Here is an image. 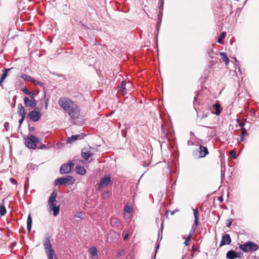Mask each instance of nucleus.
Here are the masks:
<instances>
[{"label":"nucleus","mask_w":259,"mask_h":259,"mask_svg":"<svg viewBox=\"0 0 259 259\" xmlns=\"http://www.w3.org/2000/svg\"><path fill=\"white\" fill-rule=\"evenodd\" d=\"M21 118L19 120V122L20 123V125L23 123L25 116H20Z\"/></svg>","instance_id":"44"},{"label":"nucleus","mask_w":259,"mask_h":259,"mask_svg":"<svg viewBox=\"0 0 259 259\" xmlns=\"http://www.w3.org/2000/svg\"><path fill=\"white\" fill-rule=\"evenodd\" d=\"M16 242H14L12 243V245L15 246V245H16Z\"/></svg>","instance_id":"58"},{"label":"nucleus","mask_w":259,"mask_h":259,"mask_svg":"<svg viewBox=\"0 0 259 259\" xmlns=\"http://www.w3.org/2000/svg\"><path fill=\"white\" fill-rule=\"evenodd\" d=\"M233 219H228L226 223V226L227 227H230L233 222Z\"/></svg>","instance_id":"33"},{"label":"nucleus","mask_w":259,"mask_h":259,"mask_svg":"<svg viewBox=\"0 0 259 259\" xmlns=\"http://www.w3.org/2000/svg\"><path fill=\"white\" fill-rule=\"evenodd\" d=\"M111 223L112 224H114L117 226H118L120 224V222H119V220L116 218H113L111 220Z\"/></svg>","instance_id":"30"},{"label":"nucleus","mask_w":259,"mask_h":259,"mask_svg":"<svg viewBox=\"0 0 259 259\" xmlns=\"http://www.w3.org/2000/svg\"><path fill=\"white\" fill-rule=\"evenodd\" d=\"M46 148V145L45 144H42L39 149H43V148Z\"/></svg>","instance_id":"51"},{"label":"nucleus","mask_w":259,"mask_h":259,"mask_svg":"<svg viewBox=\"0 0 259 259\" xmlns=\"http://www.w3.org/2000/svg\"><path fill=\"white\" fill-rule=\"evenodd\" d=\"M111 182V179L109 175H107L103 178L101 179L100 182L98 185V189L101 190L105 186H108Z\"/></svg>","instance_id":"11"},{"label":"nucleus","mask_w":259,"mask_h":259,"mask_svg":"<svg viewBox=\"0 0 259 259\" xmlns=\"http://www.w3.org/2000/svg\"><path fill=\"white\" fill-rule=\"evenodd\" d=\"M28 188V183L25 184L24 189L25 190H27Z\"/></svg>","instance_id":"50"},{"label":"nucleus","mask_w":259,"mask_h":259,"mask_svg":"<svg viewBox=\"0 0 259 259\" xmlns=\"http://www.w3.org/2000/svg\"><path fill=\"white\" fill-rule=\"evenodd\" d=\"M21 78L24 79V80H28L30 81H35V79L31 77L30 76H29L26 74L23 73L20 76Z\"/></svg>","instance_id":"22"},{"label":"nucleus","mask_w":259,"mask_h":259,"mask_svg":"<svg viewBox=\"0 0 259 259\" xmlns=\"http://www.w3.org/2000/svg\"><path fill=\"white\" fill-rule=\"evenodd\" d=\"M7 124H8V122H6V123H5V126H7Z\"/></svg>","instance_id":"62"},{"label":"nucleus","mask_w":259,"mask_h":259,"mask_svg":"<svg viewBox=\"0 0 259 259\" xmlns=\"http://www.w3.org/2000/svg\"><path fill=\"white\" fill-rule=\"evenodd\" d=\"M32 82L35 83V84H37L39 85H40V87H42V85H43V83L39 81H37L35 79V81H32Z\"/></svg>","instance_id":"42"},{"label":"nucleus","mask_w":259,"mask_h":259,"mask_svg":"<svg viewBox=\"0 0 259 259\" xmlns=\"http://www.w3.org/2000/svg\"><path fill=\"white\" fill-rule=\"evenodd\" d=\"M193 215L194 217V224L192 227V228L194 227V226H195V229L197 227L198 223V220H199V213H198V210L197 208L193 209Z\"/></svg>","instance_id":"16"},{"label":"nucleus","mask_w":259,"mask_h":259,"mask_svg":"<svg viewBox=\"0 0 259 259\" xmlns=\"http://www.w3.org/2000/svg\"><path fill=\"white\" fill-rule=\"evenodd\" d=\"M239 248L245 252L255 251L258 249L257 245L250 241H247L245 243L241 244Z\"/></svg>","instance_id":"3"},{"label":"nucleus","mask_w":259,"mask_h":259,"mask_svg":"<svg viewBox=\"0 0 259 259\" xmlns=\"http://www.w3.org/2000/svg\"><path fill=\"white\" fill-rule=\"evenodd\" d=\"M207 117L206 114H203L201 116V118H204Z\"/></svg>","instance_id":"56"},{"label":"nucleus","mask_w":259,"mask_h":259,"mask_svg":"<svg viewBox=\"0 0 259 259\" xmlns=\"http://www.w3.org/2000/svg\"><path fill=\"white\" fill-rule=\"evenodd\" d=\"M231 242L230 236L229 234H226L223 235L222 237V240L220 243V246H222L225 245H229Z\"/></svg>","instance_id":"14"},{"label":"nucleus","mask_w":259,"mask_h":259,"mask_svg":"<svg viewBox=\"0 0 259 259\" xmlns=\"http://www.w3.org/2000/svg\"><path fill=\"white\" fill-rule=\"evenodd\" d=\"M124 211L130 213L131 211V208L128 205H126L124 207Z\"/></svg>","instance_id":"40"},{"label":"nucleus","mask_w":259,"mask_h":259,"mask_svg":"<svg viewBox=\"0 0 259 259\" xmlns=\"http://www.w3.org/2000/svg\"><path fill=\"white\" fill-rule=\"evenodd\" d=\"M125 82L124 81H122L121 82L120 86L119 87L118 91H121L122 92V93L123 95H125L126 93V89L125 88Z\"/></svg>","instance_id":"23"},{"label":"nucleus","mask_w":259,"mask_h":259,"mask_svg":"<svg viewBox=\"0 0 259 259\" xmlns=\"http://www.w3.org/2000/svg\"><path fill=\"white\" fill-rule=\"evenodd\" d=\"M41 107L35 108L33 110L29 112L28 114L29 118L33 122L38 121L41 116V113L39 112Z\"/></svg>","instance_id":"7"},{"label":"nucleus","mask_w":259,"mask_h":259,"mask_svg":"<svg viewBox=\"0 0 259 259\" xmlns=\"http://www.w3.org/2000/svg\"><path fill=\"white\" fill-rule=\"evenodd\" d=\"M29 131L30 132H32L35 130V128L33 126H29Z\"/></svg>","instance_id":"45"},{"label":"nucleus","mask_w":259,"mask_h":259,"mask_svg":"<svg viewBox=\"0 0 259 259\" xmlns=\"http://www.w3.org/2000/svg\"><path fill=\"white\" fill-rule=\"evenodd\" d=\"M38 93V92H37L36 93H31V94H30V99L35 100L34 98L37 95Z\"/></svg>","instance_id":"34"},{"label":"nucleus","mask_w":259,"mask_h":259,"mask_svg":"<svg viewBox=\"0 0 259 259\" xmlns=\"http://www.w3.org/2000/svg\"><path fill=\"white\" fill-rule=\"evenodd\" d=\"M7 124H8V122H6V123H5V126H7Z\"/></svg>","instance_id":"63"},{"label":"nucleus","mask_w":259,"mask_h":259,"mask_svg":"<svg viewBox=\"0 0 259 259\" xmlns=\"http://www.w3.org/2000/svg\"><path fill=\"white\" fill-rule=\"evenodd\" d=\"M232 157L234 158H236V154H234V155H232Z\"/></svg>","instance_id":"60"},{"label":"nucleus","mask_w":259,"mask_h":259,"mask_svg":"<svg viewBox=\"0 0 259 259\" xmlns=\"http://www.w3.org/2000/svg\"><path fill=\"white\" fill-rule=\"evenodd\" d=\"M45 109L47 110L48 108V103L47 102H46L45 103Z\"/></svg>","instance_id":"53"},{"label":"nucleus","mask_w":259,"mask_h":259,"mask_svg":"<svg viewBox=\"0 0 259 259\" xmlns=\"http://www.w3.org/2000/svg\"><path fill=\"white\" fill-rule=\"evenodd\" d=\"M76 170L77 173L81 175H84L86 173L85 169L84 168V167L81 166H76Z\"/></svg>","instance_id":"20"},{"label":"nucleus","mask_w":259,"mask_h":259,"mask_svg":"<svg viewBox=\"0 0 259 259\" xmlns=\"http://www.w3.org/2000/svg\"><path fill=\"white\" fill-rule=\"evenodd\" d=\"M12 68L10 69H5L4 70L3 74L2 76L1 77V81H0V84L1 85H2V82L4 81V80L6 78V77L8 75V72Z\"/></svg>","instance_id":"21"},{"label":"nucleus","mask_w":259,"mask_h":259,"mask_svg":"<svg viewBox=\"0 0 259 259\" xmlns=\"http://www.w3.org/2000/svg\"><path fill=\"white\" fill-rule=\"evenodd\" d=\"M188 144L189 145H193V142H192V141H188Z\"/></svg>","instance_id":"52"},{"label":"nucleus","mask_w":259,"mask_h":259,"mask_svg":"<svg viewBox=\"0 0 259 259\" xmlns=\"http://www.w3.org/2000/svg\"><path fill=\"white\" fill-rule=\"evenodd\" d=\"M240 131L241 132V136H244V135L246 134L247 131L245 128H241L240 129Z\"/></svg>","instance_id":"37"},{"label":"nucleus","mask_w":259,"mask_h":259,"mask_svg":"<svg viewBox=\"0 0 259 259\" xmlns=\"http://www.w3.org/2000/svg\"><path fill=\"white\" fill-rule=\"evenodd\" d=\"M234 154H235V153H234L233 151H230V154H231V155H234Z\"/></svg>","instance_id":"57"},{"label":"nucleus","mask_w":259,"mask_h":259,"mask_svg":"<svg viewBox=\"0 0 259 259\" xmlns=\"http://www.w3.org/2000/svg\"><path fill=\"white\" fill-rule=\"evenodd\" d=\"M160 23L159 21L157 23V26H156V29H157V33H158V31L159 30V28H160ZM157 37H158V33H157L156 34V39H157Z\"/></svg>","instance_id":"38"},{"label":"nucleus","mask_w":259,"mask_h":259,"mask_svg":"<svg viewBox=\"0 0 259 259\" xmlns=\"http://www.w3.org/2000/svg\"><path fill=\"white\" fill-rule=\"evenodd\" d=\"M18 114L19 116H25L26 112L25 111V108L21 104H19L18 105Z\"/></svg>","instance_id":"17"},{"label":"nucleus","mask_w":259,"mask_h":259,"mask_svg":"<svg viewBox=\"0 0 259 259\" xmlns=\"http://www.w3.org/2000/svg\"><path fill=\"white\" fill-rule=\"evenodd\" d=\"M72 102L70 99L67 97H61L58 100L59 105L65 110L70 105H72Z\"/></svg>","instance_id":"8"},{"label":"nucleus","mask_w":259,"mask_h":259,"mask_svg":"<svg viewBox=\"0 0 259 259\" xmlns=\"http://www.w3.org/2000/svg\"><path fill=\"white\" fill-rule=\"evenodd\" d=\"M159 237H160V231H159V232H158V240L159 239Z\"/></svg>","instance_id":"61"},{"label":"nucleus","mask_w":259,"mask_h":259,"mask_svg":"<svg viewBox=\"0 0 259 259\" xmlns=\"http://www.w3.org/2000/svg\"><path fill=\"white\" fill-rule=\"evenodd\" d=\"M24 140L26 146L30 149H35L36 143L39 142L38 138L33 135L28 136Z\"/></svg>","instance_id":"5"},{"label":"nucleus","mask_w":259,"mask_h":259,"mask_svg":"<svg viewBox=\"0 0 259 259\" xmlns=\"http://www.w3.org/2000/svg\"><path fill=\"white\" fill-rule=\"evenodd\" d=\"M10 181L12 184L16 185H17V182L16 180L15 179H14V178H10Z\"/></svg>","instance_id":"41"},{"label":"nucleus","mask_w":259,"mask_h":259,"mask_svg":"<svg viewBox=\"0 0 259 259\" xmlns=\"http://www.w3.org/2000/svg\"><path fill=\"white\" fill-rule=\"evenodd\" d=\"M221 56L222 57V59L223 62H224L226 65H228L229 63V58L227 57V55L225 53L221 52L220 53Z\"/></svg>","instance_id":"25"},{"label":"nucleus","mask_w":259,"mask_h":259,"mask_svg":"<svg viewBox=\"0 0 259 259\" xmlns=\"http://www.w3.org/2000/svg\"><path fill=\"white\" fill-rule=\"evenodd\" d=\"M162 17V11L159 10V14L158 15V20L161 22Z\"/></svg>","instance_id":"35"},{"label":"nucleus","mask_w":259,"mask_h":259,"mask_svg":"<svg viewBox=\"0 0 259 259\" xmlns=\"http://www.w3.org/2000/svg\"><path fill=\"white\" fill-rule=\"evenodd\" d=\"M74 166V164L71 161L68 163H64L60 167V172L61 174L69 173Z\"/></svg>","instance_id":"10"},{"label":"nucleus","mask_w":259,"mask_h":259,"mask_svg":"<svg viewBox=\"0 0 259 259\" xmlns=\"http://www.w3.org/2000/svg\"><path fill=\"white\" fill-rule=\"evenodd\" d=\"M208 153V150L206 147L200 146L199 148L193 151L192 155L194 158H200L205 157Z\"/></svg>","instance_id":"4"},{"label":"nucleus","mask_w":259,"mask_h":259,"mask_svg":"<svg viewBox=\"0 0 259 259\" xmlns=\"http://www.w3.org/2000/svg\"><path fill=\"white\" fill-rule=\"evenodd\" d=\"M122 254H123V252L122 251L119 252L117 253V257H120Z\"/></svg>","instance_id":"47"},{"label":"nucleus","mask_w":259,"mask_h":259,"mask_svg":"<svg viewBox=\"0 0 259 259\" xmlns=\"http://www.w3.org/2000/svg\"><path fill=\"white\" fill-rule=\"evenodd\" d=\"M24 103L26 107L31 108H36L37 101L36 100L29 99L28 97L24 98Z\"/></svg>","instance_id":"12"},{"label":"nucleus","mask_w":259,"mask_h":259,"mask_svg":"<svg viewBox=\"0 0 259 259\" xmlns=\"http://www.w3.org/2000/svg\"><path fill=\"white\" fill-rule=\"evenodd\" d=\"M159 244L158 243H157L156 244V247H155V254H154V258L153 259H155V257H156V253H157V250L159 248Z\"/></svg>","instance_id":"39"},{"label":"nucleus","mask_w":259,"mask_h":259,"mask_svg":"<svg viewBox=\"0 0 259 259\" xmlns=\"http://www.w3.org/2000/svg\"><path fill=\"white\" fill-rule=\"evenodd\" d=\"M226 35V33L225 32H222L221 36L218 38V42H219L220 44H223V43L222 39L225 38Z\"/></svg>","instance_id":"28"},{"label":"nucleus","mask_w":259,"mask_h":259,"mask_svg":"<svg viewBox=\"0 0 259 259\" xmlns=\"http://www.w3.org/2000/svg\"><path fill=\"white\" fill-rule=\"evenodd\" d=\"M218 199L219 201H223V197L222 196H221L218 198Z\"/></svg>","instance_id":"55"},{"label":"nucleus","mask_w":259,"mask_h":259,"mask_svg":"<svg viewBox=\"0 0 259 259\" xmlns=\"http://www.w3.org/2000/svg\"><path fill=\"white\" fill-rule=\"evenodd\" d=\"M83 138V136L82 135H73L70 137L68 138L67 139V143H72L74 142L78 139H82Z\"/></svg>","instance_id":"15"},{"label":"nucleus","mask_w":259,"mask_h":259,"mask_svg":"<svg viewBox=\"0 0 259 259\" xmlns=\"http://www.w3.org/2000/svg\"><path fill=\"white\" fill-rule=\"evenodd\" d=\"M164 0H159V10L163 11Z\"/></svg>","instance_id":"31"},{"label":"nucleus","mask_w":259,"mask_h":259,"mask_svg":"<svg viewBox=\"0 0 259 259\" xmlns=\"http://www.w3.org/2000/svg\"><path fill=\"white\" fill-rule=\"evenodd\" d=\"M71 119H75L78 118L80 115V109L78 106L76 104L72 109L68 113Z\"/></svg>","instance_id":"9"},{"label":"nucleus","mask_w":259,"mask_h":259,"mask_svg":"<svg viewBox=\"0 0 259 259\" xmlns=\"http://www.w3.org/2000/svg\"><path fill=\"white\" fill-rule=\"evenodd\" d=\"M21 90L26 95H29L31 94V92L29 91L26 88H22Z\"/></svg>","instance_id":"36"},{"label":"nucleus","mask_w":259,"mask_h":259,"mask_svg":"<svg viewBox=\"0 0 259 259\" xmlns=\"http://www.w3.org/2000/svg\"><path fill=\"white\" fill-rule=\"evenodd\" d=\"M44 248L48 255V259H53L55 255L54 250L52 248V245L50 242V236L46 237L43 242Z\"/></svg>","instance_id":"2"},{"label":"nucleus","mask_w":259,"mask_h":259,"mask_svg":"<svg viewBox=\"0 0 259 259\" xmlns=\"http://www.w3.org/2000/svg\"><path fill=\"white\" fill-rule=\"evenodd\" d=\"M123 240H126V239H127V238L128 237V233H126L124 234V232H123Z\"/></svg>","instance_id":"43"},{"label":"nucleus","mask_w":259,"mask_h":259,"mask_svg":"<svg viewBox=\"0 0 259 259\" xmlns=\"http://www.w3.org/2000/svg\"><path fill=\"white\" fill-rule=\"evenodd\" d=\"M32 225V219L30 214H29L27 219V229L29 232L30 231Z\"/></svg>","instance_id":"24"},{"label":"nucleus","mask_w":259,"mask_h":259,"mask_svg":"<svg viewBox=\"0 0 259 259\" xmlns=\"http://www.w3.org/2000/svg\"><path fill=\"white\" fill-rule=\"evenodd\" d=\"M54 257V259H59L58 257L55 254Z\"/></svg>","instance_id":"59"},{"label":"nucleus","mask_w":259,"mask_h":259,"mask_svg":"<svg viewBox=\"0 0 259 259\" xmlns=\"http://www.w3.org/2000/svg\"><path fill=\"white\" fill-rule=\"evenodd\" d=\"M76 104L75 103H72V105H70L69 107H67L64 111L67 113L72 109V107H73Z\"/></svg>","instance_id":"32"},{"label":"nucleus","mask_w":259,"mask_h":259,"mask_svg":"<svg viewBox=\"0 0 259 259\" xmlns=\"http://www.w3.org/2000/svg\"><path fill=\"white\" fill-rule=\"evenodd\" d=\"M191 238V232L190 233L189 235L188 236L187 238L186 239L184 244L185 245L187 246L189 244V241Z\"/></svg>","instance_id":"29"},{"label":"nucleus","mask_w":259,"mask_h":259,"mask_svg":"<svg viewBox=\"0 0 259 259\" xmlns=\"http://www.w3.org/2000/svg\"><path fill=\"white\" fill-rule=\"evenodd\" d=\"M236 256H238L237 252L232 250L228 251L226 254V257L229 259H234Z\"/></svg>","instance_id":"18"},{"label":"nucleus","mask_w":259,"mask_h":259,"mask_svg":"<svg viewBox=\"0 0 259 259\" xmlns=\"http://www.w3.org/2000/svg\"><path fill=\"white\" fill-rule=\"evenodd\" d=\"M190 134L191 135H194V133L192 132H191Z\"/></svg>","instance_id":"64"},{"label":"nucleus","mask_w":259,"mask_h":259,"mask_svg":"<svg viewBox=\"0 0 259 259\" xmlns=\"http://www.w3.org/2000/svg\"><path fill=\"white\" fill-rule=\"evenodd\" d=\"M237 256H236V258H241V255L242 253H240V252H237Z\"/></svg>","instance_id":"49"},{"label":"nucleus","mask_w":259,"mask_h":259,"mask_svg":"<svg viewBox=\"0 0 259 259\" xmlns=\"http://www.w3.org/2000/svg\"><path fill=\"white\" fill-rule=\"evenodd\" d=\"M90 252L92 256H96L98 255V251L95 247H93L90 248Z\"/></svg>","instance_id":"26"},{"label":"nucleus","mask_w":259,"mask_h":259,"mask_svg":"<svg viewBox=\"0 0 259 259\" xmlns=\"http://www.w3.org/2000/svg\"><path fill=\"white\" fill-rule=\"evenodd\" d=\"M244 124H245V123L244 122H243L239 123L238 124V126L241 128H244L243 127L244 126Z\"/></svg>","instance_id":"46"},{"label":"nucleus","mask_w":259,"mask_h":259,"mask_svg":"<svg viewBox=\"0 0 259 259\" xmlns=\"http://www.w3.org/2000/svg\"><path fill=\"white\" fill-rule=\"evenodd\" d=\"M81 213L80 212L78 214H75V218H81Z\"/></svg>","instance_id":"48"},{"label":"nucleus","mask_w":259,"mask_h":259,"mask_svg":"<svg viewBox=\"0 0 259 259\" xmlns=\"http://www.w3.org/2000/svg\"><path fill=\"white\" fill-rule=\"evenodd\" d=\"M244 136L240 135V141H243Z\"/></svg>","instance_id":"54"},{"label":"nucleus","mask_w":259,"mask_h":259,"mask_svg":"<svg viewBox=\"0 0 259 259\" xmlns=\"http://www.w3.org/2000/svg\"><path fill=\"white\" fill-rule=\"evenodd\" d=\"M7 210L4 205H1L0 206V214L1 215H4L6 213Z\"/></svg>","instance_id":"27"},{"label":"nucleus","mask_w":259,"mask_h":259,"mask_svg":"<svg viewBox=\"0 0 259 259\" xmlns=\"http://www.w3.org/2000/svg\"><path fill=\"white\" fill-rule=\"evenodd\" d=\"M90 149L91 147L84 148L81 150V156L85 160H88L93 154Z\"/></svg>","instance_id":"13"},{"label":"nucleus","mask_w":259,"mask_h":259,"mask_svg":"<svg viewBox=\"0 0 259 259\" xmlns=\"http://www.w3.org/2000/svg\"><path fill=\"white\" fill-rule=\"evenodd\" d=\"M57 193L58 192L56 190H53L49 197L48 202V204L50 209L53 210V215L54 216H57L59 214L60 211V206L56 205L57 203V201L56 200Z\"/></svg>","instance_id":"1"},{"label":"nucleus","mask_w":259,"mask_h":259,"mask_svg":"<svg viewBox=\"0 0 259 259\" xmlns=\"http://www.w3.org/2000/svg\"><path fill=\"white\" fill-rule=\"evenodd\" d=\"M213 108L215 109V112L214 114L216 115H219L221 112V105L219 103H217L213 105Z\"/></svg>","instance_id":"19"},{"label":"nucleus","mask_w":259,"mask_h":259,"mask_svg":"<svg viewBox=\"0 0 259 259\" xmlns=\"http://www.w3.org/2000/svg\"><path fill=\"white\" fill-rule=\"evenodd\" d=\"M74 179L73 177L71 176H67L65 177H62L56 179L55 181L54 184L55 185H62L65 184L72 185L74 183Z\"/></svg>","instance_id":"6"}]
</instances>
